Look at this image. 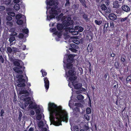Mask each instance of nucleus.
<instances>
[{
	"label": "nucleus",
	"instance_id": "obj_1",
	"mask_svg": "<svg viewBox=\"0 0 131 131\" xmlns=\"http://www.w3.org/2000/svg\"><path fill=\"white\" fill-rule=\"evenodd\" d=\"M48 109L51 116H52L55 114L56 117V119L57 120L53 121V125L59 126L62 125V121L66 122L67 121V113L66 111H62L61 106H58L54 103L49 102L48 104Z\"/></svg>",
	"mask_w": 131,
	"mask_h": 131
},
{
	"label": "nucleus",
	"instance_id": "obj_2",
	"mask_svg": "<svg viewBox=\"0 0 131 131\" xmlns=\"http://www.w3.org/2000/svg\"><path fill=\"white\" fill-rule=\"evenodd\" d=\"M77 77V76L71 77L69 78V80L72 82L73 85L74 86V88L76 89H78L80 88L82 86L81 83H78V82L75 81Z\"/></svg>",
	"mask_w": 131,
	"mask_h": 131
},
{
	"label": "nucleus",
	"instance_id": "obj_3",
	"mask_svg": "<svg viewBox=\"0 0 131 131\" xmlns=\"http://www.w3.org/2000/svg\"><path fill=\"white\" fill-rule=\"evenodd\" d=\"M73 21L71 20V17H68L67 20L63 21V25L64 27H67L73 25Z\"/></svg>",
	"mask_w": 131,
	"mask_h": 131
},
{
	"label": "nucleus",
	"instance_id": "obj_4",
	"mask_svg": "<svg viewBox=\"0 0 131 131\" xmlns=\"http://www.w3.org/2000/svg\"><path fill=\"white\" fill-rule=\"evenodd\" d=\"M58 8V6L57 5L53 6L51 8V10L49 11V14L50 15H54L57 16L58 15L59 12V11H57L58 10L57 9Z\"/></svg>",
	"mask_w": 131,
	"mask_h": 131
},
{
	"label": "nucleus",
	"instance_id": "obj_5",
	"mask_svg": "<svg viewBox=\"0 0 131 131\" xmlns=\"http://www.w3.org/2000/svg\"><path fill=\"white\" fill-rule=\"evenodd\" d=\"M66 75L67 76V77L75 76V71L73 69H71L70 70H69L68 71V73L66 71Z\"/></svg>",
	"mask_w": 131,
	"mask_h": 131
},
{
	"label": "nucleus",
	"instance_id": "obj_6",
	"mask_svg": "<svg viewBox=\"0 0 131 131\" xmlns=\"http://www.w3.org/2000/svg\"><path fill=\"white\" fill-rule=\"evenodd\" d=\"M43 80L45 83L44 86L45 88L46 91L47 92L49 87V81L47 77H45L44 78H43Z\"/></svg>",
	"mask_w": 131,
	"mask_h": 131
},
{
	"label": "nucleus",
	"instance_id": "obj_7",
	"mask_svg": "<svg viewBox=\"0 0 131 131\" xmlns=\"http://www.w3.org/2000/svg\"><path fill=\"white\" fill-rule=\"evenodd\" d=\"M74 56L72 54H70L68 56L67 61L68 63H72L74 61Z\"/></svg>",
	"mask_w": 131,
	"mask_h": 131
},
{
	"label": "nucleus",
	"instance_id": "obj_8",
	"mask_svg": "<svg viewBox=\"0 0 131 131\" xmlns=\"http://www.w3.org/2000/svg\"><path fill=\"white\" fill-rule=\"evenodd\" d=\"M28 103L27 104V105H28V104H29V108L31 109L34 108L36 109L37 108V106L36 104L33 105V102L32 101L30 100L28 101L27 102Z\"/></svg>",
	"mask_w": 131,
	"mask_h": 131
},
{
	"label": "nucleus",
	"instance_id": "obj_9",
	"mask_svg": "<svg viewBox=\"0 0 131 131\" xmlns=\"http://www.w3.org/2000/svg\"><path fill=\"white\" fill-rule=\"evenodd\" d=\"M28 96V95L24 94L21 96V97L22 100L24 101L27 102L28 101L30 100H31V97Z\"/></svg>",
	"mask_w": 131,
	"mask_h": 131
},
{
	"label": "nucleus",
	"instance_id": "obj_10",
	"mask_svg": "<svg viewBox=\"0 0 131 131\" xmlns=\"http://www.w3.org/2000/svg\"><path fill=\"white\" fill-rule=\"evenodd\" d=\"M122 8L123 11L127 13L129 12L130 10V8L127 5H123Z\"/></svg>",
	"mask_w": 131,
	"mask_h": 131
},
{
	"label": "nucleus",
	"instance_id": "obj_11",
	"mask_svg": "<svg viewBox=\"0 0 131 131\" xmlns=\"http://www.w3.org/2000/svg\"><path fill=\"white\" fill-rule=\"evenodd\" d=\"M108 18L110 20L113 21L116 20L117 17L114 14L111 13L109 15Z\"/></svg>",
	"mask_w": 131,
	"mask_h": 131
},
{
	"label": "nucleus",
	"instance_id": "obj_12",
	"mask_svg": "<svg viewBox=\"0 0 131 131\" xmlns=\"http://www.w3.org/2000/svg\"><path fill=\"white\" fill-rule=\"evenodd\" d=\"M56 26L57 30L60 31L62 30L64 27L63 24L59 23L57 24Z\"/></svg>",
	"mask_w": 131,
	"mask_h": 131
},
{
	"label": "nucleus",
	"instance_id": "obj_13",
	"mask_svg": "<svg viewBox=\"0 0 131 131\" xmlns=\"http://www.w3.org/2000/svg\"><path fill=\"white\" fill-rule=\"evenodd\" d=\"M69 32L71 33L73 35H77L78 32L77 31H75V29L72 28L69 29Z\"/></svg>",
	"mask_w": 131,
	"mask_h": 131
},
{
	"label": "nucleus",
	"instance_id": "obj_14",
	"mask_svg": "<svg viewBox=\"0 0 131 131\" xmlns=\"http://www.w3.org/2000/svg\"><path fill=\"white\" fill-rule=\"evenodd\" d=\"M22 15L23 16L22 18L23 20H26V18L25 16L24 15H23L21 14H17L16 16V19H17V20L19 19H20L22 17Z\"/></svg>",
	"mask_w": 131,
	"mask_h": 131
},
{
	"label": "nucleus",
	"instance_id": "obj_15",
	"mask_svg": "<svg viewBox=\"0 0 131 131\" xmlns=\"http://www.w3.org/2000/svg\"><path fill=\"white\" fill-rule=\"evenodd\" d=\"M14 71L16 73H21L23 72L19 68L17 67H14L13 68Z\"/></svg>",
	"mask_w": 131,
	"mask_h": 131
},
{
	"label": "nucleus",
	"instance_id": "obj_16",
	"mask_svg": "<svg viewBox=\"0 0 131 131\" xmlns=\"http://www.w3.org/2000/svg\"><path fill=\"white\" fill-rule=\"evenodd\" d=\"M123 124L122 122L119 121L117 123V127L118 129H121V128L123 127Z\"/></svg>",
	"mask_w": 131,
	"mask_h": 131
},
{
	"label": "nucleus",
	"instance_id": "obj_17",
	"mask_svg": "<svg viewBox=\"0 0 131 131\" xmlns=\"http://www.w3.org/2000/svg\"><path fill=\"white\" fill-rule=\"evenodd\" d=\"M63 14L62 13L60 14L58 16H57L56 18L58 21H59L61 20L62 21H63Z\"/></svg>",
	"mask_w": 131,
	"mask_h": 131
},
{
	"label": "nucleus",
	"instance_id": "obj_18",
	"mask_svg": "<svg viewBox=\"0 0 131 131\" xmlns=\"http://www.w3.org/2000/svg\"><path fill=\"white\" fill-rule=\"evenodd\" d=\"M21 61V60L18 59L17 61H15V62H14L13 64L15 66L18 67L19 66L20 64V62Z\"/></svg>",
	"mask_w": 131,
	"mask_h": 131
},
{
	"label": "nucleus",
	"instance_id": "obj_19",
	"mask_svg": "<svg viewBox=\"0 0 131 131\" xmlns=\"http://www.w3.org/2000/svg\"><path fill=\"white\" fill-rule=\"evenodd\" d=\"M47 4L49 5L50 6H52L54 5L55 4V2L54 1V0L50 1L47 2Z\"/></svg>",
	"mask_w": 131,
	"mask_h": 131
},
{
	"label": "nucleus",
	"instance_id": "obj_20",
	"mask_svg": "<svg viewBox=\"0 0 131 131\" xmlns=\"http://www.w3.org/2000/svg\"><path fill=\"white\" fill-rule=\"evenodd\" d=\"M13 8L15 10L18 11L20 9L19 5L17 3L15 4Z\"/></svg>",
	"mask_w": 131,
	"mask_h": 131
},
{
	"label": "nucleus",
	"instance_id": "obj_21",
	"mask_svg": "<svg viewBox=\"0 0 131 131\" xmlns=\"http://www.w3.org/2000/svg\"><path fill=\"white\" fill-rule=\"evenodd\" d=\"M72 63H70L68 62V63H66V68L67 69H72V68L73 66V65L72 64Z\"/></svg>",
	"mask_w": 131,
	"mask_h": 131
},
{
	"label": "nucleus",
	"instance_id": "obj_22",
	"mask_svg": "<svg viewBox=\"0 0 131 131\" xmlns=\"http://www.w3.org/2000/svg\"><path fill=\"white\" fill-rule=\"evenodd\" d=\"M114 7L117 8L119 7V2L118 1H116L113 3Z\"/></svg>",
	"mask_w": 131,
	"mask_h": 131
},
{
	"label": "nucleus",
	"instance_id": "obj_23",
	"mask_svg": "<svg viewBox=\"0 0 131 131\" xmlns=\"http://www.w3.org/2000/svg\"><path fill=\"white\" fill-rule=\"evenodd\" d=\"M86 38L88 40H89L90 42V40H93V36L92 34H88L86 36Z\"/></svg>",
	"mask_w": 131,
	"mask_h": 131
},
{
	"label": "nucleus",
	"instance_id": "obj_24",
	"mask_svg": "<svg viewBox=\"0 0 131 131\" xmlns=\"http://www.w3.org/2000/svg\"><path fill=\"white\" fill-rule=\"evenodd\" d=\"M56 16L53 15H51L49 16L47 15V19L48 20H50L53 18H54Z\"/></svg>",
	"mask_w": 131,
	"mask_h": 131
},
{
	"label": "nucleus",
	"instance_id": "obj_25",
	"mask_svg": "<svg viewBox=\"0 0 131 131\" xmlns=\"http://www.w3.org/2000/svg\"><path fill=\"white\" fill-rule=\"evenodd\" d=\"M82 5L85 8L87 7L86 4V2L85 0H79Z\"/></svg>",
	"mask_w": 131,
	"mask_h": 131
},
{
	"label": "nucleus",
	"instance_id": "obj_26",
	"mask_svg": "<svg viewBox=\"0 0 131 131\" xmlns=\"http://www.w3.org/2000/svg\"><path fill=\"white\" fill-rule=\"evenodd\" d=\"M108 23L107 22H106L105 23L104 25H103V28L104 31L105 32L107 30V28L108 27Z\"/></svg>",
	"mask_w": 131,
	"mask_h": 131
},
{
	"label": "nucleus",
	"instance_id": "obj_27",
	"mask_svg": "<svg viewBox=\"0 0 131 131\" xmlns=\"http://www.w3.org/2000/svg\"><path fill=\"white\" fill-rule=\"evenodd\" d=\"M22 32L23 33L27 34V37L28 35V34L29 32V30L28 29H22Z\"/></svg>",
	"mask_w": 131,
	"mask_h": 131
},
{
	"label": "nucleus",
	"instance_id": "obj_28",
	"mask_svg": "<svg viewBox=\"0 0 131 131\" xmlns=\"http://www.w3.org/2000/svg\"><path fill=\"white\" fill-rule=\"evenodd\" d=\"M77 98L79 100H81L83 99L84 97L82 95L79 94L77 96Z\"/></svg>",
	"mask_w": 131,
	"mask_h": 131
},
{
	"label": "nucleus",
	"instance_id": "obj_29",
	"mask_svg": "<svg viewBox=\"0 0 131 131\" xmlns=\"http://www.w3.org/2000/svg\"><path fill=\"white\" fill-rule=\"evenodd\" d=\"M40 72L42 73V75L41 76L42 77H44L47 75V73L44 70L42 69L41 70Z\"/></svg>",
	"mask_w": 131,
	"mask_h": 131
},
{
	"label": "nucleus",
	"instance_id": "obj_30",
	"mask_svg": "<svg viewBox=\"0 0 131 131\" xmlns=\"http://www.w3.org/2000/svg\"><path fill=\"white\" fill-rule=\"evenodd\" d=\"M17 85V86L18 87H24L25 86V84L24 83H19Z\"/></svg>",
	"mask_w": 131,
	"mask_h": 131
},
{
	"label": "nucleus",
	"instance_id": "obj_31",
	"mask_svg": "<svg viewBox=\"0 0 131 131\" xmlns=\"http://www.w3.org/2000/svg\"><path fill=\"white\" fill-rule=\"evenodd\" d=\"M54 34L57 35V36L59 38H60L61 36V32H58V31H56L54 33H53Z\"/></svg>",
	"mask_w": 131,
	"mask_h": 131
},
{
	"label": "nucleus",
	"instance_id": "obj_32",
	"mask_svg": "<svg viewBox=\"0 0 131 131\" xmlns=\"http://www.w3.org/2000/svg\"><path fill=\"white\" fill-rule=\"evenodd\" d=\"M15 40V38L14 36H11L9 38V41L10 43Z\"/></svg>",
	"mask_w": 131,
	"mask_h": 131
},
{
	"label": "nucleus",
	"instance_id": "obj_33",
	"mask_svg": "<svg viewBox=\"0 0 131 131\" xmlns=\"http://www.w3.org/2000/svg\"><path fill=\"white\" fill-rule=\"evenodd\" d=\"M25 82V80L22 78H19L17 81V83L18 82L21 83L22 82Z\"/></svg>",
	"mask_w": 131,
	"mask_h": 131
},
{
	"label": "nucleus",
	"instance_id": "obj_34",
	"mask_svg": "<svg viewBox=\"0 0 131 131\" xmlns=\"http://www.w3.org/2000/svg\"><path fill=\"white\" fill-rule=\"evenodd\" d=\"M100 7L102 10H105L107 9L106 6L104 4H102Z\"/></svg>",
	"mask_w": 131,
	"mask_h": 131
},
{
	"label": "nucleus",
	"instance_id": "obj_35",
	"mask_svg": "<svg viewBox=\"0 0 131 131\" xmlns=\"http://www.w3.org/2000/svg\"><path fill=\"white\" fill-rule=\"evenodd\" d=\"M11 1V0H6L4 2L5 4L7 5H11L10 4Z\"/></svg>",
	"mask_w": 131,
	"mask_h": 131
},
{
	"label": "nucleus",
	"instance_id": "obj_36",
	"mask_svg": "<svg viewBox=\"0 0 131 131\" xmlns=\"http://www.w3.org/2000/svg\"><path fill=\"white\" fill-rule=\"evenodd\" d=\"M17 24L19 25H21L23 23V21L21 19L17 20Z\"/></svg>",
	"mask_w": 131,
	"mask_h": 131
},
{
	"label": "nucleus",
	"instance_id": "obj_37",
	"mask_svg": "<svg viewBox=\"0 0 131 131\" xmlns=\"http://www.w3.org/2000/svg\"><path fill=\"white\" fill-rule=\"evenodd\" d=\"M42 118V116L41 114H37L36 116V118L39 121H40Z\"/></svg>",
	"mask_w": 131,
	"mask_h": 131
},
{
	"label": "nucleus",
	"instance_id": "obj_38",
	"mask_svg": "<svg viewBox=\"0 0 131 131\" xmlns=\"http://www.w3.org/2000/svg\"><path fill=\"white\" fill-rule=\"evenodd\" d=\"M102 21L101 20L98 21L97 20H96L95 21V24L98 25H100L102 23Z\"/></svg>",
	"mask_w": 131,
	"mask_h": 131
},
{
	"label": "nucleus",
	"instance_id": "obj_39",
	"mask_svg": "<svg viewBox=\"0 0 131 131\" xmlns=\"http://www.w3.org/2000/svg\"><path fill=\"white\" fill-rule=\"evenodd\" d=\"M7 52L9 53H11L12 52V49L9 47H7Z\"/></svg>",
	"mask_w": 131,
	"mask_h": 131
},
{
	"label": "nucleus",
	"instance_id": "obj_40",
	"mask_svg": "<svg viewBox=\"0 0 131 131\" xmlns=\"http://www.w3.org/2000/svg\"><path fill=\"white\" fill-rule=\"evenodd\" d=\"M114 85L113 88L114 89L117 88L118 87V83L116 81H115L113 85Z\"/></svg>",
	"mask_w": 131,
	"mask_h": 131
},
{
	"label": "nucleus",
	"instance_id": "obj_41",
	"mask_svg": "<svg viewBox=\"0 0 131 131\" xmlns=\"http://www.w3.org/2000/svg\"><path fill=\"white\" fill-rule=\"evenodd\" d=\"M43 125V122L42 121H40L38 124V126L39 128H41L42 127Z\"/></svg>",
	"mask_w": 131,
	"mask_h": 131
},
{
	"label": "nucleus",
	"instance_id": "obj_42",
	"mask_svg": "<svg viewBox=\"0 0 131 131\" xmlns=\"http://www.w3.org/2000/svg\"><path fill=\"white\" fill-rule=\"evenodd\" d=\"M20 94H26L28 93V92L27 90H23L20 91Z\"/></svg>",
	"mask_w": 131,
	"mask_h": 131
},
{
	"label": "nucleus",
	"instance_id": "obj_43",
	"mask_svg": "<svg viewBox=\"0 0 131 131\" xmlns=\"http://www.w3.org/2000/svg\"><path fill=\"white\" fill-rule=\"evenodd\" d=\"M86 113L87 114H89L91 112V109L89 107H87L86 110Z\"/></svg>",
	"mask_w": 131,
	"mask_h": 131
},
{
	"label": "nucleus",
	"instance_id": "obj_44",
	"mask_svg": "<svg viewBox=\"0 0 131 131\" xmlns=\"http://www.w3.org/2000/svg\"><path fill=\"white\" fill-rule=\"evenodd\" d=\"M121 60L122 63H124L126 61V57L125 56L121 57Z\"/></svg>",
	"mask_w": 131,
	"mask_h": 131
},
{
	"label": "nucleus",
	"instance_id": "obj_45",
	"mask_svg": "<svg viewBox=\"0 0 131 131\" xmlns=\"http://www.w3.org/2000/svg\"><path fill=\"white\" fill-rule=\"evenodd\" d=\"M8 15L12 17H14L15 16V13L13 12H9L8 13Z\"/></svg>",
	"mask_w": 131,
	"mask_h": 131
},
{
	"label": "nucleus",
	"instance_id": "obj_46",
	"mask_svg": "<svg viewBox=\"0 0 131 131\" xmlns=\"http://www.w3.org/2000/svg\"><path fill=\"white\" fill-rule=\"evenodd\" d=\"M83 17L84 19L85 20H88V16L85 14H84L83 15Z\"/></svg>",
	"mask_w": 131,
	"mask_h": 131
},
{
	"label": "nucleus",
	"instance_id": "obj_47",
	"mask_svg": "<svg viewBox=\"0 0 131 131\" xmlns=\"http://www.w3.org/2000/svg\"><path fill=\"white\" fill-rule=\"evenodd\" d=\"M127 82H131V75L128 76L126 79Z\"/></svg>",
	"mask_w": 131,
	"mask_h": 131
},
{
	"label": "nucleus",
	"instance_id": "obj_48",
	"mask_svg": "<svg viewBox=\"0 0 131 131\" xmlns=\"http://www.w3.org/2000/svg\"><path fill=\"white\" fill-rule=\"evenodd\" d=\"M69 50L75 53H76L77 51V50L73 48H69Z\"/></svg>",
	"mask_w": 131,
	"mask_h": 131
},
{
	"label": "nucleus",
	"instance_id": "obj_49",
	"mask_svg": "<svg viewBox=\"0 0 131 131\" xmlns=\"http://www.w3.org/2000/svg\"><path fill=\"white\" fill-rule=\"evenodd\" d=\"M4 62V59L2 55L0 56V62L1 63H3ZM1 64L0 63V65Z\"/></svg>",
	"mask_w": 131,
	"mask_h": 131
},
{
	"label": "nucleus",
	"instance_id": "obj_50",
	"mask_svg": "<svg viewBox=\"0 0 131 131\" xmlns=\"http://www.w3.org/2000/svg\"><path fill=\"white\" fill-rule=\"evenodd\" d=\"M79 108L78 107H75L73 109V112H79Z\"/></svg>",
	"mask_w": 131,
	"mask_h": 131
},
{
	"label": "nucleus",
	"instance_id": "obj_51",
	"mask_svg": "<svg viewBox=\"0 0 131 131\" xmlns=\"http://www.w3.org/2000/svg\"><path fill=\"white\" fill-rule=\"evenodd\" d=\"M24 35L22 33H20L18 36V37L20 39H23L24 37Z\"/></svg>",
	"mask_w": 131,
	"mask_h": 131
},
{
	"label": "nucleus",
	"instance_id": "obj_52",
	"mask_svg": "<svg viewBox=\"0 0 131 131\" xmlns=\"http://www.w3.org/2000/svg\"><path fill=\"white\" fill-rule=\"evenodd\" d=\"M5 113V112L4 110L3 109L1 110L0 112V116L1 117H3L4 116V114Z\"/></svg>",
	"mask_w": 131,
	"mask_h": 131
},
{
	"label": "nucleus",
	"instance_id": "obj_53",
	"mask_svg": "<svg viewBox=\"0 0 131 131\" xmlns=\"http://www.w3.org/2000/svg\"><path fill=\"white\" fill-rule=\"evenodd\" d=\"M128 17H125L124 18H120L119 19H120L121 21V22H123L126 20L128 19Z\"/></svg>",
	"mask_w": 131,
	"mask_h": 131
},
{
	"label": "nucleus",
	"instance_id": "obj_54",
	"mask_svg": "<svg viewBox=\"0 0 131 131\" xmlns=\"http://www.w3.org/2000/svg\"><path fill=\"white\" fill-rule=\"evenodd\" d=\"M19 49L15 47H13L12 49V52H18Z\"/></svg>",
	"mask_w": 131,
	"mask_h": 131
},
{
	"label": "nucleus",
	"instance_id": "obj_55",
	"mask_svg": "<svg viewBox=\"0 0 131 131\" xmlns=\"http://www.w3.org/2000/svg\"><path fill=\"white\" fill-rule=\"evenodd\" d=\"M50 31L52 32H53L54 33L56 31V28H50Z\"/></svg>",
	"mask_w": 131,
	"mask_h": 131
},
{
	"label": "nucleus",
	"instance_id": "obj_56",
	"mask_svg": "<svg viewBox=\"0 0 131 131\" xmlns=\"http://www.w3.org/2000/svg\"><path fill=\"white\" fill-rule=\"evenodd\" d=\"M73 128L74 131H78L79 130L78 127L77 126H74Z\"/></svg>",
	"mask_w": 131,
	"mask_h": 131
},
{
	"label": "nucleus",
	"instance_id": "obj_57",
	"mask_svg": "<svg viewBox=\"0 0 131 131\" xmlns=\"http://www.w3.org/2000/svg\"><path fill=\"white\" fill-rule=\"evenodd\" d=\"M73 6L74 9L76 10H77L79 7V4H74L73 5Z\"/></svg>",
	"mask_w": 131,
	"mask_h": 131
},
{
	"label": "nucleus",
	"instance_id": "obj_58",
	"mask_svg": "<svg viewBox=\"0 0 131 131\" xmlns=\"http://www.w3.org/2000/svg\"><path fill=\"white\" fill-rule=\"evenodd\" d=\"M89 101L88 102V104L89 105V106L91 107V99L90 98V97H89Z\"/></svg>",
	"mask_w": 131,
	"mask_h": 131
},
{
	"label": "nucleus",
	"instance_id": "obj_59",
	"mask_svg": "<svg viewBox=\"0 0 131 131\" xmlns=\"http://www.w3.org/2000/svg\"><path fill=\"white\" fill-rule=\"evenodd\" d=\"M105 10L106 12L107 13H109L111 12V9L109 8H107V9H106Z\"/></svg>",
	"mask_w": 131,
	"mask_h": 131
},
{
	"label": "nucleus",
	"instance_id": "obj_60",
	"mask_svg": "<svg viewBox=\"0 0 131 131\" xmlns=\"http://www.w3.org/2000/svg\"><path fill=\"white\" fill-rule=\"evenodd\" d=\"M5 7L3 6H0V11L4 10L5 9Z\"/></svg>",
	"mask_w": 131,
	"mask_h": 131
},
{
	"label": "nucleus",
	"instance_id": "obj_61",
	"mask_svg": "<svg viewBox=\"0 0 131 131\" xmlns=\"http://www.w3.org/2000/svg\"><path fill=\"white\" fill-rule=\"evenodd\" d=\"M110 27L111 28H113L114 26V24L113 21L110 22Z\"/></svg>",
	"mask_w": 131,
	"mask_h": 131
},
{
	"label": "nucleus",
	"instance_id": "obj_62",
	"mask_svg": "<svg viewBox=\"0 0 131 131\" xmlns=\"http://www.w3.org/2000/svg\"><path fill=\"white\" fill-rule=\"evenodd\" d=\"M66 2L65 4V6H69L70 4V3L69 2V0H66Z\"/></svg>",
	"mask_w": 131,
	"mask_h": 131
},
{
	"label": "nucleus",
	"instance_id": "obj_63",
	"mask_svg": "<svg viewBox=\"0 0 131 131\" xmlns=\"http://www.w3.org/2000/svg\"><path fill=\"white\" fill-rule=\"evenodd\" d=\"M6 19L7 20L10 21L12 19V17L10 16H7L6 17Z\"/></svg>",
	"mask_w": 131,
	"mask_h": 131
},
{
	"label": "nucleus",
	"instance_id": "obj_64",
	"mask_svg": "<svg viewBox=\"0 0 131 131\" xmlns=\"http://www.w3.org/2000/svg\"><path fill=\"white\" fill-rule=\"evenodd\" d=\"M115 66L116 68L118 69V68L119 66L118 64V62H116L115 63Z\"/></svg>",
	"mask_w": 131,
	"mask_h": 131
}]
</instances>
